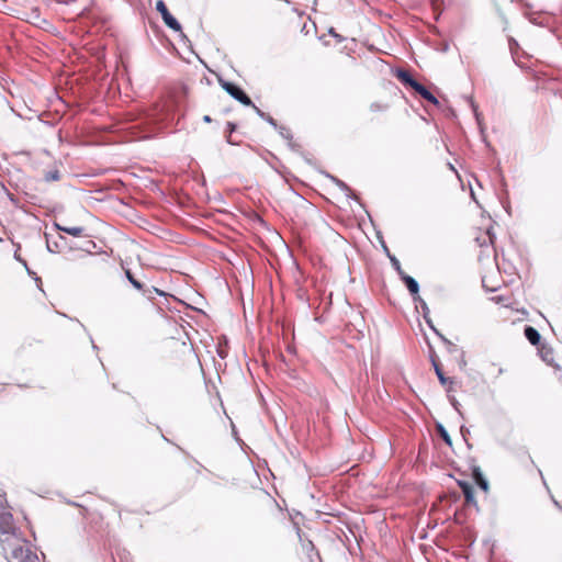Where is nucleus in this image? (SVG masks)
Returning <instances> with one entry per match:
<instances>
[{
	"mask_svg": "<svg viewBox=\"0 0 562 562\" xmlns=\"http://www.w3.org/2000/svg\"><path fill=\"white\" fill-rule=\"evenodd\" d=\"M460 431H461V434H462V436H463V437L465 436V434H467V432H469V430H468V429H465V427H464V426H461Z\"/></svg>",
	"mask_w": 562,
	"mask_h": 562,
	"instance_id": "33",
	"label": "nucleus"
},
{
	"mask_svg": "<svg viewBox=\"0 0 562 562\" xmlns=\"http://www.w3.org/2000/svg\"><path fill=\"white\" fill-rule=\"evenodd\" d=\"M327 177L346 194L347 198L357 199L350 187L337 177L327 175Z\"/></svg>",
	"mask_w": 562,
	"mask_h": 562,
	"instance_id": "10",
	"label": "nucleus"
},
{
	"mask_svg": "<svg viewBox=\"0 0 562 562\" xmlns=\"http://www.w3.org/2000/svg\"><path fill=\"white\" fill-rule=\"evenodd\" d=\"M509 44H510V47H513V45H517V42L514 38H510Z\"/></svg>",
	"mask_w": 562,
	"mask_h": 562,
	"instance_id": "34",
	"label": "nucleus"
},
{
	"mask_svg": "<svg viewBox=\"0 0 562 562\" xmlns=\"http://www.w3.org/2000/svg\"><path fill=\"white\" fill-rule=\"evenodd\" d=\"M552 359V352L551 350H548V355L543 356V360L550 362Z\"/></svg>",
	"mask_w": 562,
	"mask_h": 562,
	"instance_id": "30",
	"label": "nucleus"
},
{
	"mask_svg": "<svg viewBox=\"0 0 562 562\" xmlns=\"http://www.w3.org/2000/svg\"><path fill=\"white\" fill-rule=\"evenodd\" d=\"M415 92H417L423 99L427 100L428 102L437 105L439 103L438 99L422 83H417L415 88L413 89Z\"/></svg>",
	"mask_w": 562,
	"mask_h": 562,
	"instance_id": "8",
	"label": "nucleus"
},
{
	"mask_svg": "<svg viewBox=\"0 0 562 562\" xmlns=\"http://www.w3.org/2000/svg\"><path fill=\"white\" fill-rule=\"evenodd\" d=\"M459 487L461 488L463 496L465 498V502L468 504L476 505V501L474 497V491L472 485L467 481H459L458 482Z\"/></svg>",
	"mask_w": 562,
	"mask_h": 562,
	"instance_id": "6",
	"label": "nucleus"
},
{
	"mask_svg": "<svg viewBox=\"0 0 562 562\" xmlns=\"http://www.w3.org/2000/svg\"><path fill=\"white\" fill-rule=\"evenodd\" d=\"M383 248H384V251L386 252L387 256L391 255L389 249H387V247H386V245L384 243H383Z\"/></svg>",
	"mask_w": 562,
	"mask_h": 562,
	"instance_id": "37",
	"label": "nucleus"
},
{
	"mask_svg": "<svg viewBox=\"0 0 562 562\" xmlns=\"http://www.w3.org/2000/svg\"><path fill=\"white\" fill-rule=\"evenodd\" d=\"M54 247H57V244H54V245H50L49 241L47 240V250L49 252H56V250L54 249Z\"/></svg>",
	"mask_w": 562,
	"mask_h": 562,
	"instance_id": "26",
	"label": "nucleus"
},
{
	"mask_svg": "<svg viewBox=\"0 0 562 562\" xmlns=\"http://www.w3.org/2000/svg\"><path fill=\"white\" fill-rule=\"evenodd\" d=\"M472 476L477 486L484 492H488L490 484L486 477L483 475L481 469L479 467H474L472 470Z\"/></svg>",
	"mask_w": 562,
	"mask_h": 562,
	"instance_id": "7",
	"label": "nucleus"
},
{
	"mask_svg": "<svg viewBox=\"0 0 562 562\" xmlns=\"http://www.w3.org/2000/svg\"><path fill=\"white\" fill-rule=\"evenodd\" d=\"M203 121H204L205 123H210V122L212 121V119H211V116H210V115H204V116H203Z\"/></svg>",
	"mask_w": 562,
	"mask_h": 562,
	"instance_id": "32",
	"label": "nucleus"
},
{
	"mask_svg": "<svg viewBox=\"0 0 562 562\" xmlns=\"http://www.w3.org/2000/svg\"><path fill=\"white\" fill-rule=\"evenodd\" d=\"M154 291L159 295H165V293L156 288H154Z\"/></svg>",
	"mask_w": 562,
	"mask_h": 562,
	"instance_id": "35",
	"label": "nucleus"
},
{
	"mask_svg": "<svg viewBox=\"0 0 562 562\" xmlns=\"http://www.w3.org/2000/svg\"><path fill=\"white\" fill-rule=\"evenodd\" d=\"M220 86L236 101L241 103L243 105L250 106L254 105V102L249 98V95L236 83L220 79Z\"/></svg>",
	"mask_w": 562,
	"mask_h": 562,
	"instance_id": "2",
	"label": "nucleus"
},
{
	"mask_svg": "<svg viewBox=\"0 0 562 562\" xmlns=\"http://www.w3.org/2000/svg\"><path fill=\"white\" fill-rule=\"evenodd\" d=\"M3 498L0 496V506H2Z\"/></svg>",
	"mask_w": 562,
	"mask_h": 562,
	"instance_id": "40",
	"label": "nucleus"
},
{
	"mask_svg": "<svg viewBox=\"0 0 562 562\" xmlns=\"http://www.w3.org/2000/svg\"><path fill=\"white\" fill-rule=\"evenodd\" d=\"M328 33L334 36L335 38H337L339 42H341L344 38L341 35H339L338 33L335 32V30L331 27L329 29Z\"/></svg>",
	"mask_w": 562,
	"mask_h": 562,
	"instance_id": "25",
	"label": "nucleus"
},
{
	"mask_svg": "<svg viewBox=\"0 0 562 562\" xmlns=\"http://www.w3.org/2000/svg\"><path fill=\"white\" fill-rule=\"evenodd\" d=\"M448 166H449V169H450V170H452V171H454V172H456V169H454L453 165L448 164Z\"/></svg>",
	"mask_w": 562,
	"mask_h": 562,
	"instance_id": "38",
	"label": "nucleus"
},
{
	"mask_svg": "<svg viewBox=\"0 0 562 562\" xmlns=\"http://www.w3.org/2000/svg\"><path fill=\"white\" fill-rule=\"evenodd\" d=\"M277 128L279 130V134H280L283 138L289 139V140L292 138V135H291L290 131H289L286 127H284V126H279V125H278V127H277Z\"/></svg>",
	"mask_w": 562,
	"mask_h": 562,
	"instance_id": "22",
	"label": "nucleus"
},
{
	"mask_svg": "<svg viewBox=\"0 0 562 562\" xmlns=\"http://www.w3.org/2000/svg\"><path fill=\"white\" fill-rule=\"evenodd\" d=\"M13 516L9 512L0 513V527L4 532H9L12 528Z\"/></svg>",
	"mask_w": 562,
	"mask_h": 562,
	"instance_id": "13",
	"label": "nucleus"
},
{
	"mask_svg": "<svg viewBox=\"0 0 562 562\" xmlns=\"http://www.w3.org/2000/svg\"><path fill=\"white\" fill-rule=\"evenodd\" d=\"M14 257H15V259H16V260H19L20 262H22V263H23V266L26 268V271H27V273H29V274H32V273H33V272L29 269V267H27V265H26V261H25V260H23V259H21V258H20V256H18V254H16V252H15Z\"/></svg>",
	"mask_w": 562,
	"mask_h": 562,
	"instance_id": "24",
	"label": "nucleus"
},
{
	"mask_svg": "<svg viewBox=\"0 0 562 562\" xmlns=\"http://www.w3.org/2000/svg\"><path fill=\"white\" fill-rule=\"evenodd\" d=\"M88 245H89V246H91L92 248H95V243H94V241H92V240H89V241H88Z\"/></svg>",
	"mask_w": 562,
	"mask_h": 562,
	"instance_id": "36",
	"label": "nucleus"
},
{
	"mask_svg": "<svg viewBox=\"0 0 562 562\" xmlns=\"http://www.w3.org/2000/svg\"><path fill=\"white\" fill-rule=\"evenodd\" d=\"M254 111L256 112V114L261 117L262 120H265L266 122H268L271 126H273L274 128L278 127V123L277 121L270 116L268 113L263 112L262 110H260L256 104L254 105H250Z\"/></svg>",
	"mask_w": 562,
	"mask_h": 562,
	"instance_id": "14",
	"label": "nucleus"
},
{
	"mask_svg": "<svg viewBox=\"0 0 562 562\" xmlns=\"http://www.w3.org/2000/svg\"><path fill=\"white\" fill-rule=\"evenodd\" d=\"M552 359V352L551 350H548V355L543 356V360L550 362Z\"/></svg>",
	"mask_w": 562,
	"mask_h": 562,
	"instance_id": "29",
	"label": "nucleus"
},
{
	"mask_svg": "<svg viewBox=\"0 0 562 562\" xmlns=\"http://www.w3.org/2000/svg\"><path fill=\"white\" fill-rule=\"evenodd\" d=\"M396 272L398 273V276H400V278H401V280H402V281H403V278H404L405 276H407V274L403 271L402 267L400 268V270H396Z\"/></svg>",
	"mask_w": 562,
	"mask_h": 562,
	"instance_id": "31",
	"label": "nucleus"
},
{
	"mask_svg": "<svg viewBox=\"0 0 562 562\" xmlns=\"http://www.w3.org/2000/svg\"><path fill=\"white\" fill-rule=\"evenodd\" d=\"M128 121L133 123L131 126L126 127L127 130H132L135 137L138 138H147L151 137L155 134L154 128L147 130V126H149L151 123L158 124V122L161 119L154 117L153 115H146L144 117H136L132 114H130Z\"/></svg>",
	"mask_w": 562,
	"mask_h": 562,
	"instance_id": "1",
	"label": "nucleus"
},
{
	"mask_svg": "<svg viewBox=\"0 0 562 562\" xmlns=\"http://www.w3.org/2000/svg\"><path fill=\"white\" fill-rule=\"evenodd\" d=\"M54 247H57V244H54V245H50L49 241L47 240V250L49 252H56V250L54 249Z\"/></svg>",
	"mask_w": 562,
	"mask_h": 562,
	"instance_id": "27",
	"label": "nucleus"
},
{
	"mask_svg": "<svg viewBox=\"0 0 562 562\" xmlns=\"http://www.w3.org/2000/svg\"><path fill=\"white\" fill-rule=\"evenodd\" d=\"M395 77L405 86L411 87L412 89L418 83V81L413 78L409 71L398 68L395 71Z\"/></svg>",
	"mask_w": 562,
	"mask_h": 562,
	"instance_id": "5",
	"label": "nucleus"
},
{
	"mask_svg": "<svg viewBox=\"0 0 562 562\" xmlns=\"http://www.w3.org/2000/svg\"><path fill=\"white\" fill-rule=\"evenodd\" d=\"M437 336L447 345L448 351L450 353H453L458 350L457 346L453 345L449 339H447L441 333L440 335Z\"/></svg>",
	"mask_w": 562,
	"mask_h": 562,
	"instance_id": "19",
	"label": "nucleus"
},
{
	"mask_svg": "<svg viewBox=\"0 0 562 562\" xmlns=\"http://www.w3.org/2000/svg\"><path fill=\"white\" fill-rule=\"evenodd\" d=\"M414 301L419 304L426 324L434 330L436 335H440V331L434 326V323L429 316L430 311L427 303L420 296L415 297Z\"/></svg>",
	"mask_w": 562,
	"mask_h": 562,
	"instance_id": "4",
	"label": "nucleus"
},
{
	"mask_svg": "<svg viewBox=\"0 0 562 562\" xmlns=\"http://www.w3.org/2000/svg\"><path fill=\"white\" fill-rule=\"evenodd\" d=\"M436 430H437V434L441 437V439L449 446L451 447L452 446V440H451V437L449 435V432L447 431V429L445 428V426L440 423H437L436 425Z\"/></svg>",
	"mask_w": 562,
	"mask_h": 562,
	"instance_id": "16",
	"label": "nucleus"
},
{
	"mask_svg": "<svg viewBox=\"0 0 562 562\" xmlns=\"http://www.w3.org/2000/svg\"><path fill=\"white\" fill-rule=\"evenodd\" d=\"M125 276L128 280V282L138 291H143L144 289V285L142 282H139L138 280H136L133 276V273L131 272V270H126L125 271Z\"/></svg>",
	"mask_w": 562,
	"mask_h": 562,
	"instance_id": "17",
	"label": "nucleus"
},
{
	"mask_svg": "<svg viewBox=\"0 0 562 562\" xmlns=\"http://www.w3.org/2000/svg\"><path fill=\"white\" fill-rule=\"evenodd\" d=\"M431 363H432L434 370L436 372V375H437L439 382L442 385H446L449 382V380H448V378L445 376V374L440 368V364L438 363V361L436 360V358L434 356L431 357Z\"/></svg>",
	"mask_w": 562,
	"mask_h": 562,
	"instance_id": "15",
	"label": "nucleus"
},
{
	"mask_svg": "<svg viewBox=\"0 0 562 562\" xmlns=\"http://www.w3.org/2000/svg\"><path fill=\"white\" fill-rule=\"evenodd\" d=\"M44 179L45 181L47 182H50V181H57L60 179V173L57 169H54V170H48L45 175H44Z\"/></svg>",
	"mask_w": 562,
	"mask_h": 562,
	"instance_id": "18",
	"label": "nucleus"
},
{
	"mask_svg": "<svg viewBox=\"0 0 562 562\" xmlns=\"http://www.w3.org/2000/svg\"><path fill=\"white\" fill-rule=\"evenodd\" d=\"M54 226L56 227L57 231L64 232L66 234L75 236V237L81 236L83 234V232H85V228L81 227V226L68 227V226H61L58 223H55Z\"/></svg>",
	"mask_w": 562,
	"mask_h": 562,
	"instance_id": "12",
	"label": "nucleus"
},
{
	"mask_svg": "<svg viewBox=\"0 0 562 562\" xmlns=\"http://www.w3.org/2000/svg\"><path fill=\"white\" fill-rule=\"evenodd\" d=\"M156 10L160 13L164 23L175 32H179L183 40H188L182 33V27L179 21L169 12L166 3L162 0L156 2Z\"/></svg>",
	"mask_w": 562,
	"mask_h": 562,
	"instance_id": "3",
	"label": "nucleus"
},
{
	"mask_svg": "<svg viewBox=\"0 0 562 562\" xmlns=\"http://www.w3.org/2000/svg\"><path fill=\"white\" fill-rule=\"evenodd\" d=\"M524 334L531 345L536 346L540 342L541 336L535 327L526 326L524 329Z\"/></svg>",
	"mask_w": 562,
	"mask_h": 562,
	"instance_id": "11",
	"label": "nucleus"
},
{
	"mask_svg": "<svg viewBox=\"0 0 562 562\" xmlns=\"http://www.w3.org/2000/svg\"><path fill=\"white\" fill-rule=\"evenodd\" d=\"M449 402L450 404L452 405V407L458 412V414L463 417V414L460 409V403L458 402V400L454 397V396H449Z\"/></svg>",
	"mask_w": 562,
	"mask_h": 562,
	"instance_id": "21",
	"label": "nucleus"
},
{
	"mask_svg": "<svg viewBox=\"0 0 562 562\" xmlns=\"http://www.w3.org/2000/svg\"><path fill=\"white\" fill-rule=\"evenodd\" d=\"M504 372V369L499 368L498 373L502 374Z\"/></svg>",
	"mask_w": 562,
	"mask_h": 562,
	"instance_id": "39",
	"label": "nucleus"
},
{
	"mask_svg": "<svg viewBox=\"0 0 562 562\" xmlns=\"http://www.w3.org/2000/svg\"><path fill=\"white\" fill-rule=\"evenodd\" d=\"M389 258H390V261L392 263V267L395 269V270H400L401 268V262L400 260L393 256V255H389Z\"/></svg>",
	"mask_w": 562,
	"mask_h": 562,
	"instance_id": "23",
	"label": "nucleus"
},
{
	"mask_svg": "<svg viewBox=\"0 0 562 562\" xmlns=\"http://www.w3.org/2000/svg\"><path fill=\"white\" fill-rule=\"evenodd\" d=\"M403 282L405 283L409 293L413 295V299L419 296V284L413 277L405 276L403 278Z\"/></svg>",
	"mask_w": 562,
	"mask_h": 562,
	"instance_id": "9",
	"label": "nucleus"
},
{
	"mask_svg": "<svg viewBox=\"0 0 562 562\" xmlns=\"http://www.w3.org/2000/svg\"><path fill=\"white\" fill-rule=\"evenodd\" d=\"M236 127L237 126H236L235 123H233V122H228L227 123L228 135H227L226 139H227V143H229V144H234L233 140H232V134L236 131Z\"/></svg>",
	"mask_w": 562,
	"mask_h": 562,
	"instance_id": "20",
	"label": "nucleus"
},
{
	"mask_svg": "<svg viewBox=\"0 0 562 562\" xmlns=\"http://www.w3.org/2000/svg\"><path fill=\"white\" fill-rule=\"evenodd\" d=\"M54 247H57V244H54V245H50L49 241L47 240V250L49 252H56V250L54 249Z\"/></svg>",
	"mask_w": 562,
	"mask_h": 562,
	"instance_id": "28",
	"label": "nucleus"
}]
</instances>
